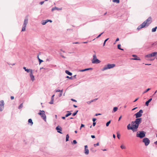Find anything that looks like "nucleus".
I'll list each match as a JSON object with an SVG mask.
<instances>
[{"label":"nucleus","mask_w":157,"mask_h":157,"mask_svg":"<svg viewBox=\"0 0 157 157\" xmlns=\"http://www.w3.org/2000/svg\"><path fill=\"white\" fill-rule=\"evenodd\" d=\"M135 121V125H133L134 126V127H130L129 126L128 127V128L132 129V130L133 131V132H135L137 131L139 125L142 121V118H137Z\"/></svg>","instance_id":"1"},{"label":"nucleus","mask_w":157,"mask_h":157,"mask_svg":"<svg viewBox=\"0 0 157 157\" xmlns=\"http://www.w3.org/2000/svg\"><path fill=\"white\" fill-rule=\"evenodd\" d=\"M146 134V132L143 131L138 132L136 133V136L142 139L145 136Z\"/></svg>","instance_id":"2"},{"label":"nucleus","mask_w":157,"mask_h":157,"mask_svg":"<svg viewBox=\"0 0 157 157\" xmlns=\"http://www.w3.org/2000/svg\"><path fill=\"white\" fill-rule=\"evenodd\" d=\"M115 66V64H108L107 65H105L104 67L102 68V70L104 71L108 69H110L113 68Z\"/></svg>","instance_id":"3"},{"label":"nucleus","mask_w":157,"mask_h":157,"mask_svg":"<svg viewBox=\"0 0 157 157\" xmlns=\"http://www.w3.org/2000/svg\"><path fill=\"white\" fill-rule=\"evenodd\" d=\"M44 113L45 112L44 110H40L38 114L40 116L41 118L44 121H46V117Z\"/></svg>","instance_id":"4"},{"label":"nucleus","mask_w":157,"mask_h":157,"mask_svg":"<svg viewBox=\"0 0 157 157\" xmlns=\"http://www.w3.org/2000/svg\"><path fill=\"white\" fill-rule=\"evenodd\" d=\"M93 59L92 60V62L93 63L98 64L101 62V61L97 58L96 54H94L93 56Z\"/></svg>","instance_id":"5"},{"label":"nucleus","mask_w":157,"mask_h":157,"mask_svg":"<svg viewBox=\"0 0 157 157\" xmlns=\"http://www.w3.org/2000/svg\"><path fill=\"white\" fill-rule=\"evenodd\" d=\"M28 19L27 17H26L24 20V24L22 26V29L21 31H24L25 30V28H26V25L28 23Z\"/></svg>","instance_id":"6"},{"label":"nucleus","mask_w":157,"mask_h":157,"mask_svg":"<svg viewBox=\"0 0 157 157\" xmlns=\"http://www.w3.org/2000/svg\"><path fill=\"white\" fill-rule=\"evenodd\" d=\"M142 142L144 143L145 146H147L150 144V140L148 138L145 137L143 139Z\"/></svg>","instance_id":"7"},{"label":"nucleus","mask_w":157,"mask_h":157,"mask_svg":"<svg viewBox=\"0 0 157 157\" xmlns=\"http://www.w3.org/2000/svg\"><path fill=\"white\" fill-rule=\"evenodd\" d=\"M143 113V110L142 109H140L139 111L135 114L136 118H138L140 117L142 115V113Z\"/></svg>","instance_id":"8"},{"label":"nucleus","mask_w":157,"mask_h":157,"mask_svg":"<svg viewBox=\"0 0 157 157\" xmlns=\"http://www.w3.org/2000/svg\"><path fill=\"white\" fill-rule=\"evenodd\" d=\"M151 17H148V18L144 21L145 23H146V25L147 26H148L151 23L152 21H151Z\"/></svg>","instance_id":"9"},{"label":"nucleus","mask_w":157,"mask_h":157,"mask_svg":"<svg viewBox=\"0 0 157 157\" xmlns=\"http://www.w3.org/2000/svg\"><path fill=\"white\" fill-rule=\"evenodd\" d=\"M5 103L3 100L0 101V111H2L4 109Z\"/></svg>","instance_id":"10"},{"label":"nucleus","mask_w":157,"mask_h":157,"mask_svg":"<svg viewBox=\"0 0 157 157\" xmlns=\"http://www.w3.org/2000/svg\"><path fill=\"white\" fill-rule=\"evenodd\" d=\"M145 26H147V25H146V23L144 22H143L141 24L138 26L137 29V30H140L142 28H143Z\"/></svg>","instance_id":"11"},{"label":"nucleus","mask_w":157,"mask_h":157,"mask_svg":"<svg viewBox=\"0 0 157 157\" xmlns=\"http://www.w3.org/2000/svg\"><path fill=\"white\" fill-rule=\"evenodd\" d=\"M52 22V21L51 20H43L42 21L41 24L42 25H45L48 22Z\"/></svg>","instance_id":"12"},{"label":"nucleus","mask_w":157,"mask_h":157,"mask_svg":"<svg viewBox=\"0 0 157 157\" xmlns=\"http://www.w3.org/2000/svg\"><path fill=\"white\" fill-rule=\"evenodd\" d=\"M56 129L57 130V131L60 134L62 133L61 132L62 130V128L61 127L59 126H58L56 127Z\"/></svg>","instance_id":"13"},{"label":"nucleus","mask_w":157,"mask_h":157,"mask_svg":"<svg viewBox=\"0 0 157 157\" xmlns=\"http://www.w3.org/2000/svg\"><path fill=\"white\" fill-rule=\"evenodd\" d=\"M29 75L31 80L33 81L35 80L34 76L33 74V70H31L30 73H29Z\"/></svg>","instance_id":"14"},{"label":"nucleus","mask_w":157,"mask_h":157,"mask_svg":"<svg viewBox=\"0 0 157 157\" xmlns=\"http://www.w3.org/2000/svg\"><path fill=\"white\" fill-rule=\"evenodd\" d=\"M135 121H132L131 122V124H128V125H127V129L128 130H132V129H129V128H128V126H129V127H134V126L133 125H135Z\"/></svg>","instance_id":"15"},{"label":"nucleus","mask_w":157,"mask_h":157,"mask_svg":"<svg viewBox=\"0 0 157 157\" xmlns=\"http://www.w3.org/2000/svg\"><path fill=\"white\" fill-rule=\"evenodd\" d=\"M132 56L134 57V58L132 59L135 60H140L141 59L140 57H138L136 55H133Z\"/></svg>","instance_id":"16"},{"label":"nucleus","mask_w":157,"mask_h":157,"mask_svg":"<svg viewBox=\"0 0 157 157\" xmlns=\"http://www.w3.org/2000/svg\"><path fill=\"white\" fill-rule=\"evenodd\" d=\"M62 10V8H59L57 7H55L52 9V11H53L55 10Z\"/></svg>","instance_id":"17"},{"label":"nucleus","mask_w":157,"mask_h":157,"mask_svg":"<svg viewBox=\"0 0 157 157\" xmlns=\"http://www.w3.org/2000/svg\"><path fill=\"white\" fill-rule=\"evenodd\" d=\"M152 100V98H150L148 101H146L145 102V105L148 106L149 105V103Z\"/></svg>","instance_id":"18"},{"label":"nucleus","mask_w":157,"mask_h":157,"mask_svg":"<svg viewBox=\"0 0 157 157\" xmlns=\"http://www.w3.org/2000/svg\"><path fill=\"white\" fill-rule=\"evenodd\" d=\"M23 69L25 70V71H26L28 73L29 72L30 73L31 70H32V69H26V67H23Z\"/></svg>","instance_id":"19"},{"label":"nucleus","mask_w":157,"mask_h":157,"mask_svg":"<svg viewBox=\"0 0 157 157\" xmlns=\"http://www.w3.org/2000/svg\"><path fill=\"white\" fill-rule=\"evenodd\" d=\"M28 123L30 124V125L32 126L33 125V123L31 119H29L28 121Z\"/></svg>","instance_id":"20"},{"label":"nucleus","mask_w":157,"mask_h":157,"mask_svg":"<svg viewBox=\"0 0 157 157\" xmlns=\"http://www.w3.org/2000/svg\"><path fill=\"white\" fill-rule=\"evenodd\" d=\"M65 73L67 74L68 75L71 76L72 75V73L70 72L68 70H66L65 71Z\"/></svg>","instance_id":"21"},{"label":"nucleus","mask_w":157,"mask_h":157,"mask_svg":"<svg viewBox=\"0 0 157 157\" xmlns=\"http://www.w3.org/2000/svg\"><path fill=\"white\" fill-rule=\"evenodd\" d=\"M152 57H153L152 53L151 54H149L145 56V57L150 58Z\"/></svg>","instance_id":"22"},{"label":"nucleus","mask_w":157,"mask_h":157,"mask_svg":"<svg viewBox=\"0 0 157 157\" xmlns=\"http://www.w3.org/2000/svg\"><path fill=\"white\" fill-rule=\"evenodd\" d=\"M67 112H68V113L65 115V117H67L71 114V111H67Z\"/></svg>","instance_id":"23"},{"label":"nucleus","mask_w":157,"mask_h":157,"mask_svg":"<svg viewBox=\"0 0 157 157\" xmlns=\"http://www.w3.org/2000/svg\"><path fill=\"white\" fill-rule=\"evenodd\" d=\"M84 153L86 155H88L89 153V151L88 149H85Z\"/></svg>","instance_id":"24"},{"label":"nucleus","mask_w":157,"mask_h":157,"mask_svg":"<svg viewBox=\"0 0 157 157\" xmlns=\"http://www.w3.org/2000/svg\"><path fill=\"white\" fill-rule=\"evenodd\" d=\"M118 109V108L117 107H114L113 108V110L112 111V113L116 112Z\"/></svg>","instance_id":"25"},{"label":"nucleus","mask_w":157,"mask_h":157,"mask_svg":"<svg viewBox=\"0 0 157 157\" xmlns=\"http://www.w3.org/2000/svg\"><path fill=\"white\" fill-rule=\"evenodd\" d=\"M37 58L39 61V64H40L42 62H43V61L41 59L39 58L38 56H37Z\"/></svg>","instance_id":"26"},{"label":"nucleus","mask_w":157,"mask_h":157,"mask_svg":"<svg viewBox=\"0 0 157 157\" xmlns=\"http://www.w3.org/2000/svg\"><path fill=\"white\" fill-rule=\"evenodd\" d=\"M121 45L120 44H118L117 45V48L123 51L124 50L123 49L121 48Z\"/></svg>","instance_id":"27"},{"label":"nucleus","mask_w":157,"mask_h":157,"mask_svg":"<svg viewBox=\"0 0 157 157\" xmlns=\"http://www.w3.org/2000/svg\"><path fill=\"white\" fill-rule=\"evenodd\" d=\"M69 136L68 134H67L66 136V142L69 140Z\"/></svg>","instance_id":"28"},{"label":"nucleus","mask_w":157,"mask_h":157,"mask_svg":"<svg viewBox=\"0 0 157 157\" xmlns=\"http://www.w3.org/2000/svg\"><path fill=\"white\" fill-rule=\"evenodd\" d=\"M157 29V27L156 26L155 27L153 28L152 29V32H155L156 31V30Z\"/></svg>","instance_id":"29"},{"label":"nucleus","mask_w":157,"mask_h":157,"mask_svg":"<svg viewBox=\"0 0 157 157\" xmlns=\"http://www.w3.org/2000/svg\"><path fill=\"white\" fill-rule=\"evenodd\" d=\"M90 151H92L93 152H96V150H95L94 149V148H91L90 149Z\"/></svg>","instance_id":"30"},{"label":"nucleus","mask_w":157,"mask_h":157,"mask_svg":"<svg viewBox=\"0 0 157 157\" xmlns=\"http://www.w3.org/2000/svg\"><path fill=\"white\" fill-rule=\"evenodd\" d=\"M111 122V120H110L109 121L107 122L106 124V126L107 127H108L109 126V124Z\"/></svg>","instance_id":"31"},{"label":"nucleus","mask_w":157,"mask_h":157,"mask_svg":"<svg viewBox=\"0 0 157 157\" xmlns=\"http://www.w3.org/2000/svg\"><path fill=\"white\" fill-rule=\"evenodd\" d=\"M113 2H116L117 3H119L120 2L119 0H113Z\"/></svg>","instance_id":"32"},{"label":"nucleus","mask_w":157,"mask_h":157,"mask_svg":"<svg viewBox=\"0 0 157 157\" xmlns=\"http://www.w3.org/2000/svg\"><path fill=\"white\" fill-rule=\"evenodd\" d=\"M78 112V110L76 111L74 113L72 114V116H75L76 115V114H77Z\"/></svg>","instance_id":"33"},{"label":"nucleus","mask_w":157,"mask_h":157,"mask_svg":"<svg viewBox=\"0 0 157 157\" xmlns=\"http://www.w3.org/2000/svg\"><path fill=\"white\" fill-rule=\"evenodd\" d=\"M109 38H108L107 39H105L104 42V43H103V46H105V43H106V42L109 40Z\"/></svg>","instance_id":"34"},{"label":"nucleus","mask_w":157,"mask_h":157,"mask_svg":"<svg viewBox=\"0 0 157 157\" xmlns=\"http://www.w3.org/2000/svg\"><path fill=\"white\" fill-rule=\"evenodd\" d=\"M120 147L122 149H126V147L123 145H121Z\"/></svg>","instance_id":"35"},{"label":"nucleus","mask_w":157,"mask_h":157,"mask_svg":"<svg viewBox=\"0 0 157 157\" xmlns=\"http://www.w3.org/2000/svg\"><path fill=\"white\" fill-rule=\"evenodd\" d=\"M63 90H61V91L60 92L59 94V97H60L62 96V94H63Z\"/></svg>","instance_id":"36"},{"label":"nucleus","mask_w":157,"mask_h":157,"mask_svg":"<svg viewBox=\"0 0 157 157\" xmlns=\"http://www.w3.org/2000/svg\"><path fill=\"white\" fill-rule=\"evenodd\" d=\"M153 57L155 56L157 54V52H155L152 53Z\"/></svg>","instance_id":"37"},{"label":"nucleus","mask_w":157,"mask_h":157,"mask_svg":"<svg viewBox=\"0 0 157 157\" xmlns=\"http://www.w3.org/2000/svg\"><path fill=\"white\" fill-rule=\"evenodd\" d=\"M54 99H51V101L50 102H49L50 104H52L53 103Z\"/></svg>","instance_id":"38"},{"label":"nucleus","mask_w":157,"mask_h":157,"mask_svg":"<svg viewBox=\"0 0 157 157\" xmlns=\"http://www.w3.org/2000/svg\"><path fill=\"white\" fill-rule=\"evenodd\" d=\"M117 137L118 139H120V135L119 133L118 132H117Z\"/></svg>","instance_id":"39"},{"label":"nucleus","mask_w":157,"mask_h":157,"mask_svg":"<svg viewBox=\"0 0 157 157\" xmlns=\"http://www.w3.org/2000/svg\"><path fill=\"white\" fill-rule=\"evenodd\" d=\"M22 107H23V104H22V103H21V104H20V105L19 106L18 109H21Z\"/></svg>","instance_id":"40"},{"label":"nucleus","mask_w":157,"mask_h":157,"mask_svg":"<svg viewBox=\"0 0 157 157\" xmlns=\"http://www.w3.org/2000/svg\"><path fill=\"white\" fill-rule=\"evenodd\" d=\"M150 90V88H148L147 89H146V90H145L144 92V93H146L148 92L149 90Z\"/></svg>","instance_id":"41"},{"label":"nucleus","mask_w":157,"mask_h":157,"mask_svg":"<svg viewBox=\"0 0 157 157\" xmlns=\"http://www.w3.org/2000/svg\"><path fill=\"white\" fill-rule=\"evenodd\" d=\"M77 143V142L75 140H74L73 141V144H76Z\"/></svg>","instance_id":"42"},{"label":"nucleus","mask_w":157,"mask_h":157,"mask_svg":"<svg viewBox=\"0 0 157 157\" xmlns=\"http://www.w3.org/2000/svg\"><path fill=\"white\" fill-rule=\"evenodd\" d=\"M104 33V32H102V33H101V34H100L99 35H98V36L96 37V38H99V37H100L101 36V35L103 34V33Z\"/></svg>","instance_id":"43"},{"label":"nucleus","mask_w":157,"mask_h":157,"mask_svg":"<svg viewBox=\"0 0 157 157\" xmlns=\"http://www.w3.org/2000/svg\"><path fill=\"white\" fill-rule=\"evenodd\" d=\"M119 40V38H117L115 41V43H114V44H115L116 43V42L118 41Z\"/></svg>","instance_id":"44"},{"label":"nucleus","mask_w":157,"mask_h":157,"mask_svg":"<svg viewBox=\"0 0 157 157\" xmlns=\"http://www.w3.org/2000/svg\"><path fill=\"white\" fill-rule=\"evenodd\" d=\"M66 78H69L70 79H72V76H71V77H69V76H67L66 77Z\"/></svg>","instance_id":"45"},{"label":"nucleus","mask_w":157,"mask_h":157,"mask_svg":"<svg viewBox=\"0 0 157 157\" xmlns=\"http://www.w3.org/2000/svg\"><path fill=\"white\" fill-rule=\"evenodd\" d=\"M99 145V144L98 142V143H97L96 144H94V147H96V146H98Z\"/></svg>","instance_id":"46"},{"label":"nucleus","mask_w":157,"mask_h":157,"mask_svg":"<svg viewBox=\"0 0 157 157\" xmlns=\"http://www.w3.org/2000/svg\"><path fill=\"white\" fill-rule=\"evenodd\" d=\"M60 55V56L63 58H65L66 57L64 56H63L62 55V53H59Z\"/></svg>","instance_id":"47"},{"label":"nucleus","mask_w":157,"mask_h":157,"mask_svg":"<svg viewBox=\"0 0 157 157\" xmlns=\"http://www.w3.org/2000/svg\"><path fill=\"white\" fill-rule=\"evenodd\" d=\"M85 126V125L84 124H81V125L80 128V129H81L82 128L84 127Z\"/></svg>","instance_id":"48"},{"label":"nucleus","mask_w":157,"mask_h":157,"mask_svg":"<svg viewBox=\"0 0 157 157\" xmlns=\"http://www.w3.org/2000/svg\"><path fill=\"white\" fill-rule=\"evenodd\" d=\"M96 118H93L92 119V121L93 122H95V121L96 120Z\"/></svg>","instance_id":"49"},{"label":"nucleus","mask_w":157,"mask_h":157,"mask_svg":"<svg viewBox=\"0 0 157 157\" xmlns=\"http://www.w3.org/2000/svg\"><path fill=\"white\" fill-rule=\"evenodd\" d=\"M79 71L80 72H83L85 71V69L80 70Z\"/></svg>","instance_id":"50"},{"label":"nucleus","mask_w":157,"mask_h":157,"mask_svg":"<svg viewBox=\"0 0 157 157\" xmlns=\"http://www.w3.org/2000/svg\"><path fill=\"white\" fill-rule=\"evenodd\" d=\"M45 1H42L40 2V3L41 5H42L44 2Z\"/></svg>","instance_id":"51"},{"label":"nucleus","mask_w":157,"mask_h":157,"mask_svg":"<svg viewBox=\"0 0 157 157\" xmlns=\"http://www.w3.org/2000/svg\"><path fill=\"white\" fill-rule=\"evenodd\" d=\"M96 124V122H93V126H95Z\"/></svg>","instance_id":"52"},{"label":"nucleus","mask_w":157,"mask_h":157,"mask_svg":"<svg viewBox=\"0 0 157 157\" xmlns=\"http://www.w3.org/2000/svg\"><path fill=\"white\" fill-rule=\"evenodd\" d=\"M61 91V90H59V89H58V90H56V92H60Z\"/></svg>","instance_id":"53"},{"label":"nucleus","mask_w":157,"mask_h":157,"mask_svg":"<svg viewBox=\"0 0 157 157\" xmlns=\"http://www.w3.org/2000/svg\"><path fill=\"white\" fill-rule=\"evenodd\" d=\"M71 100L73 101H75V102H77V101L76 100H75V99H73V98H71Z\"/></svg>","instance_id":"54"},{"label":"nucleus","mask_w":157,"mask_h":157,"mask_svg":"<svg viewBox=\"0 0 157 157\" xmlns=\"http://www.w3.org/2000/svg\"><path fill=\"white\" fill-rule=\"evenodd\" d=\"M101 113H96L95 115V116H98V115H101Z\"/></svg>","instance_id":"55"},{"label":"nucleus","mask_w":157,"mask_h":157,"mask_svg":"<svg viewBox=\"0 0 157 157\" xmlns=\"http://www.w3.org/2000/svg\"><path fill=\"white\" fill-rule=\"evenodd\" d=\"M11 99L12 100L14 99V97L13 96H11L10 97Z\"/></svg>","instance_id":"56"},{"label":"nucleus","mask_w":157,"mask_h":157,"mask_svg":"<svg viewBox=\"0 0 157 157\" xmlns=\"http://www.w3.org/2000/svg\"><path fill=\"white\" fill-rule=\"evenodd\" d=\"M91 137L92 138H93V139H94L95 138V136L94 135H91Z\"/></svg>","instance_id":"57"},{"label":"nucleus","mask_w":157,"mask_h":157,"mask_svg":"<svg viewBox=\"0 0 157 157\" xmlns=\"http://www.w3.org/2000/svg\"><path fill=\"white\" fill-rule=\"evenodd\" d=\"M139 99V98H136L134 101L133 102H135L138 99Z\"/></svg>","instance_id":"58"},{"label":"nucleus","mask_w":157,"mask_h":157,"mask_svg":"<svg viewBox=\"0 0 157 157\" xmlns=\"http://www.w3.org/2000/svg\"><path fill=\"white\" fill-rule=\"evenodd\" d=\"M54 96H55V95L54 94L52 96L51 99H54Z\"/></svg>","instance_id":"59"},{"label":"nucleus","mask_w":157,"mask_h":157,"mask_svg":"<svg viewBox=\"0 0 157 157\" xmlns=\"http://www.w3.org/2000/svg\"><path fill=\"white\" fill-rule=\"evenodd\" d=\"M122 118V116H121L119 118L118 121H119Z\"/></svg>","instance_id":"60"},{"label":"nucleus","mask_w":157,"mask_h":157,"mask_svg":"<svg viewBox=\"0 0 157 157\" xmlns=\"http://www.w3.org/2000/svg\"><path fill=\"white\" fill-rule=\"evenodd\" d=\"M84 147H85V149H87L88 147L87 145H85Z\"/></svg>","instance_id":"61"},{"label":"nucleus","mask_w":157,"mask_h":157,"mask_svg":"<svg viewBox=\"0 0 157 157\" xmlns=\"http://www.w3.org/2000/svg\"><path fill=\"white\" fill-rule=\"evenodd\" d=\"M66 117L65 116V117H62L61 118L62 119H65V118H66Z\"/></svg>","instance_id":"62"},{"label":"nucleus","mask_w":157,"mask_h":157,"mask_svg":"<svg viewBox=\"0 0 157 157\" xmlns=\"http://www.w3.org/2000/svg\"><path fill=\"white\" fill-rule=\"evenodd\" d=\"M73 44H79V43L78 42H74L73 43Z\"/></svg>","instance_id":"63"},{"label":"nucleus","mask_w":157,"mask_h":157,"mask_svg":"<svg viewBox=\"0 0 157 157\" xmlns=\"http://www.w3.org/2000/svg\"><path fill=\"white\" fill-rule=\"evenodd\" d=\"M113 137L114 139H115L116 138V136L115 134H113Z\"/></svg>","instance_id":"64"}]
</instances>
